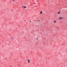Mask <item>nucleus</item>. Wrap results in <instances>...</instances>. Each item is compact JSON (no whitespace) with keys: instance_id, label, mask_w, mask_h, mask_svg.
I'll return each mask as SVG.
<instances>
[{"instance_id":"3","label":"nucleus","mask_w":67,"mask_h":67,"mask_svg":"<svg viewBox=\"0 0 67 67\" xmlns=\"http://www.w3.org/2000/svg\"><path fill=\"white\" fill-rule=\"evenodd\" d=\"M40 14H42V13H43V12H42V11H41L40 12Z\"/></svg>"},{"instance_id":"14","label":"nucleus","mask_w":67,"mask_h":67,"mask_svg":"<svg viewBox=\"0 0 67 67\" xmlns=\"http://www.w3.org/2000/svg\"><path fill=\"white\" fill-rule=\"evenodd\" d=\"M12 40H13V39L12 38Z\"/></svg>"},{"instance_id":"13","label":"nucleus","mask_w":67,"mask_h":67,"mask_svg":"<svg viewBox=\"0 0 67 67\" xmlns=\"http://www.w3.org/2000/svg\"><path fill=\"white\" fill-rule=\"evenodd\" d=\"M12 38H13V37H12Z\"/></svg>"},{"instance_id":"7","label":"nucleus","mask_w":67,"mask_h":67,"mask_svg":"<svg viewBox=\"0 0 67 67\" xmlns=\"http://www.w3.org/2000/svg\"><path fill=\"white\" fill-rule=\"evenodd\" d=\"M15 1V0H13V1Z\"/></svg>"},{"instance_id":"4","label":"nucleus","mask_w":67,"mask_h":67,"mask_svg":"<svg viewBox=\"0 0 67 67\" xmlns=\"http://www.w3.org/2000/svg\"><path fill=\"white\" fill-rule=\"evenodd\" d=\"M60 13V12H58V14H59V13Z\"/></svg>"},{"instance_id":"1","label":"nucleus","mask_w":67,"mask_h":67,"mask_svg":"<svg viewBox=\"0 0 67 67\" xmlns=\"http://www.w3.org/2000/svg\"><path fill=\"white\" fill-rule=\"evenodd\" d=\"M59 19H63V17H59Z\"/></svg>"},{"instance_id":"10","label":"nucleus","mask_w":67,"mask_h":67,"mask_svg":"<svg viewBox=\"0 0 67 67\" xmlns=\"http://www.w3.org/2000/svg\"><path fill=\"white\" fill-rule=\"evenodd\" d=\"M36 40H38V39H37V38H36Z\"/></svg>"},{"instance_id":"5","label":"nucleus","mask_w":67,"mask_h":67,"mask_svg":"<svg viewBox=\"0 0 67 67\" xmlns=\"http://www.w3.org/2000/svg\"><path fill=\"white\" fill-rule=\"evenodd\" d=\"M57 30H58L59 29V28L57 27Z\"/></svg>"},{"instance_id":"6","label":"nucleus","mask_w":67,"mask_h":67,"mask_svg":"<svg viewBox=\"0 0 67 67\" xmlns=\"http://www.w3.org/2000/svg\"><path fill=\"white\" fill-rule=\"evenodd\" d=\"M30 60H29L28 62V63H30Z\"/></svg>"},{"instance_id":"12","label":"nucleus","mask_w":67,"mask_h":67,"mask_svg":"<svg viewBox=\"0 0 67 67\" xmlns=\"http://www.w3.org/2000/svg\"><path fill=\"white\" fill-rule=\"evenodd\" d=\"M30 22H31V21H30Z\"/></svg>"},{"instance_id":"11","label":"nucleus","mask_w":67,"mask_h":67,"mask_svg":"<svg viewBox=\"0 0 67 67\" xmlns=\"http://www.w3.org/2000/svg\"><path fill=\"white\" fill-rule=\"evenodd\" d=\"M25 7V6H23V7H24V8Z\"/></svg>"},{"instance_id":"2","label":"nucleus","mask_w":67,"mask_h":67,"mask_svg":"<svg viewBox=\"0 0 67 67\" xmlns=\"http://www.w3.org/2000/svg\"><path fill=\"white\" fill-rule=\"evenodd\" d=\"M53 22L54 23H56V22H57V21H56L54 20L53 21Z\"/></svg>"},{"instance_id":"9","label":"nucleus","mask_w":67,"mask_h":67,"mask_svg":"<svg viewBox=\"0 0 67 67\" xmlns=\"http://www.w3.org/2000/svg\"><path fill=\"white\" fill-rule=\"evenodd\" d=\"M29 59H28L27 60V61H29Z\"/></svg>"},{"instance_id":"8","label":"nucleus","mask_w":67,"mask_h":67,"mask_svg":"<svg viewBox=\"0 0 67 67\" xmlns=\"http://www.w3.org/2000/svg\"><path fill=\"white\" fill-rule=\"evenodd\" d=\"M26 7H24V8H26Z\"/></svg>"}]
</instances>
